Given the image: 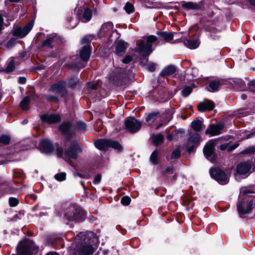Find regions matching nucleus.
<instances>
[{"mask_svg": "<svg viewBox=\"0 0 255 255\" xmlns=\"http://www.w3.org/2000/svg\"><path fill=\"white\" fill-rule=\"evenodd\" d=\"M96 234L91 231L81 232L75 237V255H91L95 251L94 246L97 242Z\"/></svg>", "mask_w": 255, "mask_h": 255, "instance_id": "f257e3e1", "label": "nucleus"}, {"mask_svg": "<svg viewBox=\"0 0 255 255\" xmlns=\"http://www.w3.org/2000/svg\"><path fill=\"white\" fill-rule=\"evenodd\" d=\"M38 250L33 241L27 238L20 241L16 248L18 255H35Z\"/></svg>", "mask_w": 255, "mask_h": 255, "instance_id": "f03ea898", "label": "nucleus"}, {"mask_svg": "<svg viewBox=\"0 0 255 255\" xmlns=\"http://www.w3.org/2000/svg\"><path fill=\"white\" fill-rule=\"evenodd\" d=\"M157 40V37L154 35L146 37L137 44L136 51L142 56H149L153 50L152 48V43Z\"/></svg>", "mask_w": 255, "mask_h": 255, "instance_id": "7ed1b4c3", "label": "nucleus"}, {"mask_svg": "<svg viewBox=\"0 0 255 255\" xmlns=\"http://www.w3.org/2000/svg\"><path fill=\"white\" fill-rule=\"evenodd\" d=\"M82 151V146L80 141L77 140L71 141L70 146L65 151L63 159L73 166L71 159H77L78 154Z\"/></svg>", "mask_w": 255, "mask_h": 255, "instance_id": "20e7f679", "label": "nucleus"}, {"mask_svg": "<svg viewBox=\"0 0 255 255\" xmlns=\"http://www.w3.org/2000/svg\"><path fill=\"white\" fill-rule=\"evenodd\" d=\"M84 216V214L82 209L75 205H71L68 207L64 213L65 218L69 221H82Z\"/></svg>", "mask_w": 255, "mask_h": 255, "instance_id": "39448f33", "label": "nucleus"}, {"mask_svg": "<svg viewBox=\"0 0 255 255\" xmlns=\"http://www.w3.org/2000/svg\"><path fill=\"white\" fill-rule=\"evenodd\" d=\"M109 79L114 84L117 86L123 85L126 80L124 70L119 67L115 68L109 73Z\"/></svg>", "mask_w": 255, "mask_h": 255, "instance_id": "423d86ee", "label": "nucleus"}, {"mask_svg": "<svg viewBox=\"0 0 255 255\" xmlns=\"http://www.w3.org/2000/svg\"><path fill=\"white\" fill-rule=\"evenodd\" d=\"M209 172L211 177L221 184H226L229 181L228 175L219 168H211Z\"/></svg>", "mask_w": 255, "mask_h": 255, "instance_id": "0eeeda50", "label": "nucleus"}, {"mask_svg": "<svg viewBox=\"0 0 255 255\" xmlns=\"http://www.w3.org/2000/svg\"><path fill=\"white\" fill-rule=\"evenodd\" d=\"M126 129L130 133H134L141 128L142 122L133 117H128L125 121Z\"/></svg>", "mask_w": 255, "mask_h": 255, "instance_id": "6e6552de", "label": "nucleus"}, {"mask_svg": "<svg viewBox=\"0 0 255 255\" xmlns=\"http://www.w3.org/2000/svg\"><path fill=\"white\" fill-rule=\"evenodd\" d=\"M200 142V135L199 133L190 131L189 138L186 143L187 151L191 152L194 148L198 146Z\"/></svg>", "mask_w": 255, "mask_h": 255, "instance_id": "1a4fd4ad", "label": "nucleus"}, {"mask_svg": "<svg viewBox=\"0 0 255 255\" xmlns=\"http://www.w3.org/2000/svg\"><path fill=\"white\" fill-rule=\"evenodd\" d=\"M239 213L243 215L249 213L254 208V201L248 200L246 203L239 200L237 204Z\"/></svg>", "mask_w": 255, "mask_h": 255, "instance_id": "9d476101", "label": "nucleus"}, {"mask_svg": "<svg viewBox=\"0 0 255 255\" xmlns=\"http://www.w3.org/2000/svg\"><path fill=\"white\" fill-rule=\"evenodd\" d=\"M33 26V22L30 21L23 27L16 28L13 31V35L19 38L25 36L31 30Z\"/></svg>", "mask_w": 255, "mask_h": 255, "instance_id": "9b49d317", "label": "nucleus"}, {"mask_svg": "<svg viewBox=\"0 0 255 255\" xmlns=\"http://www.w3.org/2000/svg\"><path fill=\"white\" fill-rule=\"evenodd\" d=\"M224 128V125L222 123L210 125L205 130L206 134H209L212 136L217 135L222 133Z\"/></svg>", "mask_w": 255, "mask_h": 255, "instance_id": "f8f14e48", "label": "nucleus"}, {"mask_svg": "<svg viewBox=\"0 0 255 255\" xmlns=\"http://www.w3.org/2000/svg\"><path fill=\"white\" fill-rule=\"evenodd\" d=\"M39 148L41 152L47 154L52 153L54 150L53 144L47 139L40 141Z\"/></svg>", "mask_w": 255, "mask_h": 255, "instance_id": "ddd939ff", "label": "nucleus"}, {"mask_svg": "<svg viewBox=\"0 0 255 255\" xmlns=\"http://www.w3.org/2000/svg\"><path fill=\"white\" fill-rule=\"evenodd\" d=\"M40 119L43 122L48 124H54L61 121V117L58 114H44L40 116Z\"/></svg>", "mask_w": 255, "mask_h": 255, "instance_id": "4468645a", "label": "nucleus"}, {"mask_svg": "<svg viewBox=\"0 0 255 255\" xmlns=\"http://www.w3.org/2000/svg\"><path fill=\"white\" fill-rule=\"evenodd\" d=\"M66 85V83L65 81H60L57 83L52 84L48 90L55 93H62L65 91Z\"/></svg>", "mask_w": 255, "mask_h": 255, "instance_id": "2eb2a0df", "label": "nucleus"}, {"mask_svg": "<svg viewBox=\"0 0 255 255\" xmlns=\"http://www.w3.org/2000/svg\"><path fill=\"white\" fill-rule=\"evenodd\" d=\"M214 143L213 141L208 142L204 146V153L208 159H213L214 156Z\"/></svg>", "mask_w": 255, "mask_h": 255, "instance_id": "dca6fc26", "label": "nucleus"}, {"mask_svg": "<svg viewBox=\"0 0 255 255\" xmlns=\"http://www.w3.org/2000/svg\"><path fill=\"white\" fill-rule=\"evenodd\" d=\"M215 107L214 103L209 100L201 102L198 106V109L200 112H204L206 111H211Z\"/></svg>", "mask_w": 255, "mask_h": 255, "instance_id": "f3484780", "label": "nucleus"}, {"mask_svg": "<svg viewBox=\"0 0 255 255\" xmlns=\"http://www.w3.org/2000/svg\"><path fill=\"white\" fill-rule=\"evenodd\" d=\"M92 51V47L90 45H86L83 46L80 52V57L83 63H86L90 56Z\"/></svg>", "mask_w": 255, "mask_h": 255, "instance_id": "a211bd4d", "label": "nucleus"}, {"mask_svg": "<svg viewBox=\"0 0 255 255\" xmlns=\"http://www.w3.org/2000/svg\"><path fill=\"white\" fill-rule=\"evenodd\" d=\"M115 53L119 56H122L125 53V50L128 46L127 43L120 40L116 42Z\"/></svg>", "mask_w": 255, "mask_h": 255, "instance_id": "6ab92c4d", "label": "nucleus"}, {"mask_svg": "<svg viewBox=\"0 0 255 255\" xmlns=\"http://www.w3.org/2000/svg\"><path fill=\"white\" fill-rule=\"evenodd\" d=\"M251 168L250 163L244 162L238 164L237 166V172L240 175H246L248 173Z\"/></svg>", "mask_w": 255, "mask_h": 255, "instance_id": "aec40b11", "label": "nucleus"}, {"mask_svg": "<svg viewBox=\"0 0 255 255\" xmlns=\"http://www.w3.org/2000/svg\"><path fill=\"white\" fill-rule=\"evenodd\" d=\"M177 72V67L173 65L166 66L160 72L159 76L165 77L173 75Z\"/></svg>", "mask_w": 255, "mask_h": 255, "instance_id": "412c9836", "label": "nucleus"}, {"mask_svg": "<svg viewBox=\"0 0 255 255\" xmlns=\"http://www.w3.org/2000/svg\"><path fill=\"white\" fill-rule=\"evenodd\" d=\"M95 145L101 150H107L110 147V139H98L95 141Z\"/></svg>", "mask_w": 255, "mask_h": 255, "instance_id": "4be33fe9", "label": "nucleus"}, {"mask_svg": "<svg viewBox=\"0 0 255 255\" xmlns=\"http://www.w3.org/2000/svg\"><path fill=\"white\" fill-rule=\"evenodd\" d=\"M72 127V124L70 122H63L59 128V130L61 131L62 134L68 135L67 139L68 140H69L71 135V134H69V131L70 129Z\"/></svg>", "mask_w": 255, "mask_h": 255, "instance_id": "5701e85b", "label": "nucleus"}, {"mask_svg": "<svg viewBox=\"0 0 255 255\" xmlns=\"http://www.w3.org/2000/svg\"><path fill=\"white\" fill-rule=\"evenodd\" d=\"M184 44L189 48L194 49L199 46L200 41L199 39H185Z\"/></svg>", "mask_w": 255, "mask_h": 255, "instance_id": "b1692460", "label": "nucleus"}, {"mask_svg": "<svg viewBox=\"0 0 255 255\" xmlns=\"http://www.w3.org/2000/svg\"><path fill=\"white\" fill-rule=\"evenodd\" d=\"M221 83L219 80L210 81L208 89L211 92H215L219 91L221 87Z\"/></svg>", "mask_w": 255, "mask_h": 255, "instance_id": "393cba45", "label": "nucleus"}, {"mask_svg": "<svg viewBox=\"0 0 255 255\" xmlns=\"http://www.w3.org/2000/svg\"><path fill=\"white\" fill-rule=\"evenodd\" d=\"M15 63H20L19 57H12L8 63L6 68L5 69L6 72H10L14 70Z\"/></svg>", "mask_w": 255, "mask_h": 255, "instance_id": "a878e982", "label": "nucleus"}, {"mask_svg": "<svg viewBox=\"0 0 255 255\" xmlns=\"http://www.w3.org/2000/svg\"><path fill=\"white\" fill-rule=\"evenodd\" d=\"M181 6L186 10H195L200 8V6L197 3L193 2H183L181 4Z\"/></svg>", "mask_w": 255, "mask_h": 255, "instance_id": "bb28decb", "label": "nucleus"}, {"mask_svg": "<svg viewBox=\"0 0 255 255\" xmlns=\"http://www.w3.org/2000/svg\"><path fill=\"white\" fill-rule=\"evenodd\" d=\"M56 36L55 35H48L46 38L43 41L42 46L51 48L53 46V43L54 42Z\"/></svg>", "mask_w": 255, "mask_h": 255, "instance_id": "cd10ccee", "label": "nucleus"}, {"mask_svg": "<svg viewBox=\"0 0 255 255\" xmlns=\"http://www.w3.org/2000/svg\"><path fill=\"white\" fill-rule=\"evenodd\" d=\"M152 143L155 145H158L162 143L164 137L160 134H153L151 136Z\"/></svg>", "mask_w": 255, "mask_h": 255, "instance_id": "c85d7f7f", "label": "nucleus"}, {"mask_svg": "<svg viewBox=\"0 0 255 255\" xmlns=\"http://www.w3.org/2000/svg\"><path fill=\"white\" fill-rule=\"evenodd\" d=\"M191 127L196 131H201L203 129V123L200 120L196 119L192 122Z\"/></svg>", "mask_w": 255, "mask_h": 255, "instance_id": "c756f323", "label": "nucleus"}, {"mask_svg": "<svg viewBox=\"0 0 255 255\" xmlns=\"http://www.w3.org/2000/svg\"><path fill=\"white\" fill-rule=\"evenodd\" d=\"M92 16V12L89 8H86L83 14V16L81 20L83 22H87L90 21Z\"/></svg>", "mask_w": 255, "mask_h": 255, "instance_id": "7c9ffc66", "label": "nucleus"}, {"mask_svg": "<svg viewBox=\"0 0 255 255\" xmlns=\"http://www.w3.org/2000/svg\"><path fill=\"white\" fill-rule=\"evenodd\" d=\"M158 35L166 41L172 40L174 37L173 33L165 31L159 32L158 33Z\"/></svg>", "mask_w": 255, "mask_h": 255, "instance_id": "2f4dec72", "label": "nucleus"}, {"mask_svg": "<svg viewBox=\"0 0 255 255\" xmlns=\"http://www.w3.org/2000/svg\"><path fill=\"white\" fill-rule=\"evenodd\" d=\"M30 100V99L29 96H26L23 98L20 103V106L22 110H27L29 109Z\"/></svg>", "mask_w": 255, "mask_h": 255, "instance_id": "473e14b6", "label": "nucleus"}, {"mask_svg": "<svg viewBox=\"0 0 255 255\" xmlns=\"http://www.w3.org/2000/svg\"><path fill=\"white\" fill-rule=\"evenodd\" d=\"M194 87H195V84L185 86L181 91L182 95L185 97L188 96L192 92L193 88Z\"/></svg>", "mask_w": 255, "mask_h": 255, "instance_id": "72a5a7b5", "label": "nucleus"}, {"mask_svg": "<svg viewBox=\"0 0 255 255\" xmlns=\"http://www.w3.org/2000/svg\"><path fill=\"white\" fill-rule=\"evenodd\" d=\"M158 155H159V151L158 150H155L151 153L150 160V161L154 164H157L159 162L158 161Z\"/></svg>", "mask_w": 255, "mask_h": 255, "instance_id": "f704fd0d", "label": "nucleus"}, {"mask_svg": "<svg viewBox=\"0 0 255 255\" xmlns=\"http://www.w3.org/2000/svg\"><path fill=\"white\" fill-rule=\"evenodd\" d=\"M98 87V84L96 82H89L87 85L86 92L90 93L93 90H96Z\"/></svg>", "mask_w": 255, "mask_h": 255, "instance_id": "c9c22d12", "label": "nucleus"}, {"mask_svg": "<svg viewBox=\"0 0 255 255\" xmlns=\"http://www.w3.org/2000/svg\"><path fill=\"white\" fill-rule=\"evenodd\" d=\"M54 178L58 181L61 182L66 180V173L64 172L56 174Z\"/></svg>", "mask_w": 255, "mask_h": 255, "instance_id": "e433bc0d", "label": "nucleus"}, {"mask_svg": "<svg viewBox=\"0 0 255 255\" xmlns=\"http://www.w3.org/2000/svg\"><path fill=\"white\" fill-rule=\"evenodd\" d=\"M113 24L112 22L109 21L104 23L101 27L102 30L105 32H107L112 30L113 28Z\"/></svg>", "mask_w": 255, "mask_h": 255, "instance_id": "4c0bfd02", "label": "nucleus"}, {"mask_svg": "<svg viewBox=\"0 0 255 255\" xmlns=\"http://www.w3.org/2000/svg\"><path fill=\"white\" fill-rule=\"evenodd\" d=\"M110 147L118 150H121L122 149L121 145L118 142L111 139H110Z\"/></svg>", "mask_w": 255, "mask_h": 255, "instance_id": "58836bf2", "label": "nucleus"}, {"mask_svg": "<svg viewBox=\"0 0 255 255\" xmlns=\"http://www.w3.org/2000/svg\"><path fill=\"white\" fill-rule=\"evenodd\" d=\"M10 140V137L6 135L2 134L0 136V143L3 144H9Z\"/></svg>", "mask_w": 255, "mask_h": 255, "instance_id": "ea45409f", "label": "nucleus"}, {"mask_svg": "<svg viewBox=\"0 0 255 255\" xmlns=\"http://www.w3.org/2000/svg\"><path fill=\"white\" fill-rule=\"evenodd\" d=\"M78 82V79L74 76H72L69 80L68 84L71 88H74L76 84Z\"/></svg>", "mask_w": 255, "mask_h": 255, "instance_id": "a19ab883", "label": "nucleus"}, {"mask_svg": "<svg viewBox=\"0 0 255 255\" xmlns=\"http://www.w3.org/2000/svg\"><path fill=\"white\" fill-rule=\"evenodd\" d=\"M78 23V20L76 17H71L69 20V26L70 28H75Z\"/></svg>", "mask_w": 255, "mask_h": 255, "instance_id": "79ce46f5", "label": "nucleus"}, {"mask_svg": "<svg viewBox=\"0 0 255 255\" xmlns=\"http://www.w3.org/2000/svg\"><path fill=\"white\" fill-rule=\"evenodd\" d=\"M158 114V112L152 113L149 114L146 118V122L148 123H149L150 122H153L154 120L155 117Z\"/></svg>", "mask_w": 255, "mask_h": 255, "instance_id": "37998d69", "label": "nucleus"}, {"mask_svg": "<svg viewBox=\"0 0 255 255\" xmlns=\"http://www.w3.org/2000/svg\"><path fill=\"white\" fill-rule=\"evenodd\" d=\"M125 9L128 13H131L134 11V7L132 4L127 2L125 6Z\"/></svg>", "mask_w": 255, "mask_h": 255, "instance_id": "c03bdc74", "label": "nucleus"}, {"mask_svg": "<svg viewBox=\"0 0 255 255\" xmlns=\"http://www.w3.org/2000/svg\"><path fill=\"white\" fill-rule=\"evenodd\" d=\"M77 128L80 130L85 131L87 128L86 125L82 122H78L77 123Z\"/></svg>", "mask_w": 255, "mask_h": 255, "instance_id": "a18cd8bd", "label": "nucleus"}, {"mask_svg": "<svg viewBox=\"0 0 255 255\" xmlns=\"http://www.w3.org/2000/svg\"><path fill=\"white\" fill-rule=\"evenodd\" d=\"M92 36L91 35H87L84 36L81 40L82 44H88L91 42L92 40Z\"/></svg>", "mask_w": 255, "mask_h": 255, "instance_id": "49530a36", "label": "nucleus"}, {"mask_svg": "<svg viewBox=\"0 0 255 255\" xmlns=\"http://www.w3.org/2000/svg\"><path fill=\"white\" fill-rule=\"evenodd\" d=\"M165 173L167 174H173L172 177L171 179V182H173L176 180V176L175 174H174L173 169L172 167H168L166 168Z\"/></svg>", "mask_w": 255, "mask_h": 255, "instance_id": "de8ad7c7", "label": "nucleus"}, {"mask_svg": "<svg viewBox=\"0 0 255 255\" xmlns=\"http://www.w3.org/2000/svg\"><path fill=\"white\" fill-rule=\"evenodd\" d=\"M243 153L244 154H255V146H250L245 149Z\"/></svg>", "mask_w": 255, "mask_h": 255, "instance_id": "09e8293b", "label": "nucleus"}, {"mask_svg": "<svg viewBox=\"0 0 255 255\" xmlns=\"http://www.w3.org/2000/svg\"><path fill=\"white\" fill-rule=\"evenodd\" d=\"M181 153L180 150L179 149H176L171 154V158L172 159H177L180 157Z\"/></svg>", "mask_w": 255, "mask_h": 255, "instance_id": "8fccbe9b", "label": "nucleus"}, {"mask_svg": "<svg viewBox=\"0 0 255 255\" xmlns=\"http://www.w3.org/2000/svg\"><path fill=\"white\" fill-rule=\"evenodd\" d=\"M18 200L16 198L10 197L9 199V204L11 207H15L18 203Z\"/></svg>", "mask_w": 255, "mask_h": 255, "instance_id": "3c124183", "label": "nucleus"}, {"mask_svg": "<svg viewBox=\"0 0 255 255\" xmlns=\"http://www.w3.org/2000/svg\"><path fill=\"white\" fill-rule=\"evenodd\" d=\"M56 154L58 157L63 158L64 152H63V148L61 147H57L56 149Z\"/></svg>", "mask_w": 255, "mask_h": 255, "instance_id": "603ef678", "label": "nucleus"}, {"mask_svg": "<svg viewBox=\"0 0 255 255\" xmlns=\"http://www.w3.org/2000/svg\"><path fill=\"white\" fill-rule=\"evenodd\" d=\"M46 99L50 102H55L58 103L59 102V99L58 98L54 96L48 95H47L45 96Z\"/></svg>", "mask_w": 255, "mask_h": 255, "instance_id": "864d4df0", "label": "nucleus"}, {"mask_svg": "<svg viewBox=\"0 0 255 255\" xmlns=\"http://www.w3.org/2000/svg\"><path fill=\"white\" fill-rule=\"evenodd\" d=\"M130 202V198L128 196H124L121 199V203L124 205H128Z\"/></svg>", "mask_w": 255, "mask_h": 255, "instance_id": "5fc2aeb1", "label": "nucleus"}, {"mask_svg": "<svg viewBox=\"0 0 255 255\" xmlns=\"http://www.w3.org/2000/svg\"><path fill=\"white\" fill-rule=\"evenodd\" d=\"M248 86L251 91L255 92V79L251 81L248 83Z\"/></svg>", "mask_w": 255, "mask_h": 255, "instance_id": "6e6d98bb", "label": "nucleus"}, {"mask_svg": "<svg viewBox=\"0 0 255 255\" xmlns=\"http://www.w3.org/2000/svg\"><path fill=\"white\" fill-rule=\"evenodd\" d=\"M156 64L154 63H150L147 65V69L149 71L153 72L155 70L156 68Z\"/></svg>", "mask_w": 255, "mask_h": 255, "instance_id": "4d7b16f0", "label": "nucleus"}, {"mask_svg": "<svg viewBox=\"0 0 255 255\" xmlns=\"http://www.w3.org/2000/svg\"><path fill=\"white\" fill-rule=\"evenodd\" d=\"M132 60V57L130 55H127L123 60L122 62L124 63L127 64L129 63Z\"/></svg>", "mask_w": 255, "mask_h": 255, "instance_id": "13d9d810", "label": "nucleus"}, {"mask_svg": "<svg viewBox=\"0 0 255 255\" xmlns=\"http://www.w3.org/2000/svg\"><path fill=\"white\" fill-rule=\"evenodd\" d=\"M101 180V175L98 174L97 176H96L94 178V179L93 181V183L94 184H98V183H100Z\"/></svg>", "mask_w": 255, "mask_h": 255, "instance_id": "bf43d9fd", "label": "nucleus"}, {"mask_svg": "<svg viewBox=\"0 0 255 255\" xmlns=\"http://www.w3.org/2000/svg\"><path fill=\"white\" fill-rule=\"evenodd\" d=\"M152 4V3L151 2H150V1H149L148 0H145L144 5L146 7H147V8H155V6L151 5Z\"/></svg>", "mask_w": 255, "mask_h": 255, "instance_id": "052dcab7", "label": "nucleus"}, {"mask_svg": "<svg viewBox=\"0 0 255 255\" xmlns=\"http://www.w3.org/2000/svg\"><path fill=\"white\" fill-rule=\"evenodd\" d=\"M26 81V79L25 77H19L18 79V82L19 84H25Z\"/></svg>", "mask_w": 255, "mask_h": 255, "instance_id": "680f3d73", "label": "nucleus"}, {"mask_svg": "<svg viewBox=\"0 0 255 255\" xmlns=\"http://www.w3.org/2000/svg\"><path fill=\"white\" fill-rule=\"evenodd\" d=\"M228 148V143H224L220 145V149L222 150H227Z\"/></svg>", "mask_w": 255, "mask_h": 255, "instance_id": "e2e57ef3", "label": "nucleus"}, {"mask_svg": "<svg viewBox=\"0 0 255 255\" xmlns=\"http://www.w3.org/2000/svg\"><path fill=\"white\" fill-rule=\"evenodd\" d=\"M237 146H238V145H237L236 144L232 145H230L228 144V151H231L232 150H234L236 148H237Z\"/></svg>", "mask_w": 255, "mask_h": 255, "instance_id": "0e129e2a", "label": "nucleus"}, {"mask_svg": "<svg viewBox=\"0 0 255 255\" xmlns=\"http://www.w3.org/2000/svg\"><path fill=\"white\" fill-rule=\"evenodd\" d=\"M74 176H78V177H81V178H88V175H86V174H82L81 173H76L74 174Z\"/></svg>", "mask_w": 255, "mask_h": 255, "instance_id": "69168bd1", "label": "nucleus"}, {"mask_svg": "<svg viewBox=\"0 0 255 255\" xmlns=\"http://www.w3.org/2000/svg\"><path fill=\"white\" fill-rule=\"evenodd\" d=\"M85 66V64L83 63H79L76 66V68H82L84 67Z\"/></svg>", "mask_w": 255, "mask_h": 255, "instance_id": "338daca9", "label": "nucleus"}, {"mask_svg": "<svg viewBox=\"0 0 255 255\" xmlns=\"http://www.w3.org/2000/svg\"><path fill=\"white\" fill-rule=\"evenodd\" d=\"M249 193H253V192L251 191V190L247 189L243 191V194L246 195Z\"/></svg>", "mask_w": 255, "mask_h": 255, "instance_id": "774afa93", "label": "nucleus"}]
</instances>
